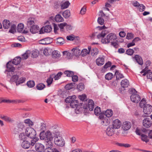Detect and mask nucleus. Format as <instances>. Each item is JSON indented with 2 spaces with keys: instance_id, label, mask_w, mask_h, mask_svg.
<instances>
[{
  "instance_id": "obj_1",
  "label": "nucleus",
  "mask_w": 152,
  "mask_h": 152,
  "mask_svg": "<svg viewBox=\"0 0 152 152\" xmlns=\"http://www.w3.org/2000/svg\"><path fill=\"white\" fill-rule=\"evenodd\" d=\"M107 31L106 30H103L101 33L99 34L97 36L98 39L102 37L101 42L103 44H107L113 41H114L117 38L116 35L114 33H110L107 35L106 38L104 37L107 34Z\"/></svg>"
},
{
  "instance_id": "obj_2",
  "label": "nucleus",
  "mask_w": 152,
  "mask_h": 152,
  "mask_svg": "<svg viewBox=\"0 0 152 152\" xmlns=\"http://www.w3.org/2000/svg\"><path fill=\"white\" fill-rule=\"evenodd\" d=\"M21 60V58L20 57H17L15 58L12 62L11 61L8 62L7 64V69L6 71L8 72L7 77L10 78L11 75L12 74L11 72H13L15 70V68L12 66V64L17 65L20 64Z\"/></svg>"
},
{
  "instance_id": "obj_3",
  "label": "nucleus",
  "mask_w": 152,
  "mask_h": 152,
  "mask_svg": "<svg viewBox=\"0 0 152 152\" xmlns=\"http://www.w3.org/2000/svg\"><path fill=\"white\" fill-rule=\"evenodd\" d=\"M58 132L55 131L51 132L49 130L47 131L46 132H41L39 134L40 139L42 140H53Z\"/></svg>"
},
{
  "instance_id": "obj_4",
  "label": "nucleus",
  "mask_w": 152,
  "mask_h": 152,
  "mask_svg": "<svg viewBox=\"0 0 152 152\" xmlns=\"http://www.w3.org/2000/svg\"><path fill=\"white\" fill-rule=\"evenodd\" d=\"M78 101L77 100H73L70 103V106L72 108H76L75 111L77 113H79L80 112H83V109H84V112H87L85 110H87V106H83L82 103L80 104L79 105Z\"/></svg>"
},
{
  "instance_id": "obj_5",
  "label": "nucleus",
  "mask_w": 152,
  "mask_h": 152,
  "mask_svg": "<svg viewBox=\"0 0 152 152\" xmlns=\"http://www.w3.org/2000/svg\"><path fill=\"white\" fill-rule=\"evenodd\" d=\"M54 137V142L55 145L60 147H62L64 145V141L61 136L60 132H57Z\"/></svg>"
},
{
  "instance_id": "obj_6",
  "label": "nucleus",
  "mask_w": 152,
  "mask_h": 152,
  "mask_svg": "<svg viewBox=\"0 0 152 152\" xmlns=\"http://www.w3.org/2000/svg\"><path fill=\"white\" fill-rule=\"evenodd\" d=\"M26 134L28 137L34 138L36 137V132L35 130L31 127H28L26 129L25 131Z\"/></svg>"
},
{
  "instance_id": "obj_7",
  "label": "nucleus",
  "mask_w": 152,
  "mask_h": 152,
  "mask_svg": "<svg viewBox=\"0 0 152 152\" xmlns=\"http://www.w3.org/2000/svg\"><path fill=\"white\" fill-rule=\"evenodd\" d=\"M25 129V127L23 124L20 123L18 124L17 126L14 129L15 134H17Z\"/></svg>"
},
{
  "instance_id": "obj_8",
  "label": "nucleus",
  "mask_w": 152,
  "mask_h": 152,
  "mask_svg": "<svg viewBox=\"0 0 152 152\" xmlns=\"http://www.w3.org/2000/svg\"><path fill=\"white\" fill-rule=\"evenodd\" d=\"M143 112L146 115H149L152 111V106L149 104H146L144 107Z\"/></svg>"
},
{
  "instance_id": "obj_9",
  "label": "nucleus",
  "mask_w": 152,
  "mask_h": 152,
  "mask_svg": "<svg viewBox=\"0 0 152 152\" xmlns=\"http://www.w3.org/2000/svg\"><path fill=\"white\" fill-rule=\"evenodd\" d=\"M14 71L11 72H12V74L11 75L10 78H8L7 77V79H10V80L9 81L10 83H12L13 82H15L16 84V82H18L19 77L18 75H13V72Z\"/></svg>"
},
{
  "instance_id": "obj_10",
  "label": "nucleus",
  "mask_w": 152,
  "mask_h": 152,
  "mask_svg": "<svg viewBox=\"0 0 152 152\" xmlns=\"http://www.w3.org/2000/svg\"><path fill=\"white\" fill-rule=\"evenodd\" d=\"M132 4L134 7L138 8L140 12L144 11L145 9V6L143 4H140L137 1L132 3Z\"/></svg>"
},
{
  "instance_id": "obj_11",
  "label": "nucleus",
  "mask_w": 152,
  "mask_h": 152,
  "mask_svg": "<svg viewBox=\"0 0 152 152\" xmlns=\"http://www.w3.org/2000/svg\"><path fill=\"white\" fill-rule=\"evenodd\" d=\"M35 148L36 151L38 152H42L44 151L45 146L41 143H36Z\"/></svg>"
},
{
  "instance_id": "obj_12",
  "label": "nucleus",
  "mask_w": 152,
  "mask_h": 152,
  "mask_svg": "<svg viewBox=\"0 0 152 152\" xmlns=\"http://www.w3.org/2000/svg\"><path fill=\"white\" fill-rule=\"evenodd\" d=\"M52 41V38L47 37L40 40L39 41V43L42 45H48L51 43Z\"/></svg>"
},
{
  "instance_id": "obj_13",
  "label": "nucleus",
  "mask_w": 152,
  "mask_h": 152,
  "mask_svg": "<svg viewBox=\"0 0 152 152\" xmlns=\"http://www.w3.org/2000/svg\"><path fill=\"white\" fill-rule=\"evenodd\" d=\"M131 100L136 103L138 102L140 100V96L137 94H132L130 96Z\"/></svg>"
},
{
  "instance_id": "obj_14",
  "label": "nucleus",
  "mask_w": 152,
  "mask_h": 152,
  "mask_svg": "<svg viewBox=\"0 0 152 152\" xmlns=\"http://www.w3.org/2000/svg\"><path fill=\"white\" fill-rule=\"evenodd\" d=\"M150 118H146L143 121V125L146 128H149L151 125L152 123Z\"/></svg>"
},
{
  "instance_id": "obj_15",
  "label": "nucleus",
  "mask_w": 152,
  "mask_h": 152,
  "mask_svg": "<svg viewBox=\"0 0 152 152\" xmlns=\"http://www.w3.org/2000/svg\"><path fill=\"white\" fill-rule=\"evenodd\" d=\"M121 125V123L120 121L118 119H115L113 122V126L114 129H118Z\"/></svg>"
},
{
  "instance_id": "obj_16",
  "label": "nucleus",
  "mask_w": 152,
  "mask_h": 152,
  "mask_svg": "<svg viewBox=\"0 0 152 152\" xmlns=\"http://www.w3.org/2000/svg\"><path fill=\"white\" fill-rule=\"evenodd\" d=\"M131 126V123L128 121H125L124 122L122 125V128L125 130H128L130 128Z\"/></svg>"
},
{
  "instance_id": "obj_17",
  "label": "nucleus",
  "mask_w": 152,
  "mask_h": 152,
  "mask_svg": "<svg viewBox=\"0 0 152 152\" xmlns=\"http://www.w3.org/2000/svg\"><path fill=\"white\" fill-rule=\"evenodd\" d=\"M70 4V3L68 1L63 2V1H61L60 6L61 10L67 8Z\"/></svg>"
},
{
  "instance_id": "obj_18",
  "label": "nucleus",
  "mask_w": 152,
  "mask_h": 152,
  "mask_svg": "<svg viewBox=\"0 0 152 152\" xmlns=\"http://www.w3.org/2000/svg\"><path fill=\"white\" fill-rule=\"evenodd\" d=\"M114 129L111 126H110L106 130V133L109 136H111L114 134Z\"/></svg>"
},
{
  "instance_id": "obj_19",
  "label": "nucleus",
  "mask_w": 152,
  "mask_h": 152,
  "mask_svg": "<svg viewBox=\"0 0 152 152\" xmlns=\"http://www.w3.org/2000/svg\"><path fill=\"white\" fill-rule=\"evenodd\" d=\"M39 29V28L38 26L33 25L30 28V31L33 34L37 33Z\"/></svg>"
},
{
  "instance_id": "obj_20",
  "label": "nucleus",
  "mask_w": 152,
  "mask_h": 152,
  "mask_svg": "<svg viewBox=\"0 0 152 152\" xmlns=\"http://www.w3.org/2000/svg\"><path fill=\"white\" fill-rule=\"evenodd\" d=\"M135 59L137 62L140 65H142L143 64V60L141 57L137 55H135Z\"/></svg>"
},
{
  "instance_id": "obj_21",
  "label": "nucleus",
  "mask_w": 152,
  "mask_h": 152,
  "mask_svg": "<svg viewBox=\"0 0 152 152\" xmlns=\"http://www.w3.org/2000/svg\"><path fill=\"white\" fill-rule=\"evenodd\" d=\"M0 118L1 119L4 120L7 122L12 123L14 122L13 119L7 116L1 115Z\"/></svg>"
},
{
  "instance_id": "obj_22",
  "label": "nucleus",
  "mask_w": 152,
  "mask_h": 152,
  "mask_svg": "<svg viewBox=\"0 0 152 152\" xmlns=\"http://www.w3.org/2000/svg\"><path fill=\"white\" fill-rule=\"evenodd\" d=\"M96 63L97 65L101 66L104 64V59L103 57L99 58L96 60Z\"/></svg>"
},
{
  "instance_id": "obj_23",
  "label": "nucleus",
  "mask_w": 152,
  "mask_h": 152,
  "mask_svg": "<svg viewBox=\"0 0 152 152\" xmlns=\"http://www.w3.org/2000/svg\"><path fill=\"white\" fill-rule=\"evenodd\" d=\"M21 145L22 147L25 149H28L31 146L30 142L26 140L22 142Z\"/></svg>"
},
{
  "instance_id": "obj_24",
  "label": "nucleus",
  "mask_w": 152,
  "mask_h": 152,
  "mask_svg": "<svg viewBox=\"0 0 152 152\" xmlns=\"http://www.w3.org/2000/svg\"><path fill=\"white\" fill-rule=\"evenodd\" d=\"M121 85L123 88L127 87L129 85V81L126 79H124L121 81Z\"/></svg>"
},
{
  "instance_id": "obj_25",
  "label": "nucleus",
  "mask_w": 152,
  "mask_h": 152,
  "mask_svg": "<svg viewBox=\"0 0 152 152\" xmlns=\"http://www.w3.org/2000/svg\"><path fill=\"white\" fill-rule=\"evenodd\" d=\"M110 121V119L108 118L105 117V118L102 120L101 124L104 126H107L108 125Z\"/></svg>"
},
{
  "instance_id": "obj_26",
  "label": "nucleus",
  "mask_w": 152,
  "mask_h": 152,
  "mask_svg": "<svg viewBox=\"0 0 152 152\" xmlns=\"http://www.w3.org/2000/svg\"><path fill=\"white\" fill-rule=\"evenodd\" d=\"M3 26L5 29H8L10 26V23L9 20H4L3 22Z\"/></svg>"
},
{
  "instance_id": "obj_27",
  "label": "nucleus",
  "mask_w": 152,
  "mask_h": 152,
  "mask_svg": "<svg viewBox=\"0 0 152 152\" xmlns=\"http://www.w3.org/2000/svg\"><path fill=\"white\" fill-rule=\"evenodd\" d=\"M60 56V53L57 50H54L52 53V56L53 58H58Z\"/></svg>"
},
{
  "instance_id": "obj_28",
  "label": "nucleus",
  "mask_w": 152,
  "mask_h": 152,
  "mask_svg": "<svg viewBox=\"0 0 152 152\" xmlns=\"http://www.w3.org/2000/svg\"><path fill=\"white\" fill-rule=\"evenodd\" d=\"M62 15L65 18H67L70 16V12L69 10H67L62 13Z\"/></svg>"
},
{
  "instance_id": "obj_29",
  "label": "nucleus",
  "mask_w": 152,
  "mask_h": 152,
  "mask_svg": "<svg viewBox=\"0 0 152 152\" xmlns=\"http://www.w3.org/2000/svg\"><path fill=\"white\" fill-rule=\"evenodd\" d=\"M52 53V50L49 48H47L45 49L43 51L44 54L46 56H48L50 55Z\"/></svg>"
},
{
  "instance_id": "obj_30",
  "label": "nucleus",
  "mask_w": 152,
  "mask_h": 152,
  "mask_svg": "<svg viewBox=\"0 0 152 152\" xmlns=\"http://www.w3.org/2000/svg\"><path fill=\"white\" fill-rule=\"evenodd\" d=\"M27 136L26 134V133L25 134L23 133H20L19 136V138L20 140L24 141L26 140L27 138Z\"/></svg>"
},
{
  "instance_id": "obj_31",
  "label": "nucleus",
  "mask_w": 152,
  "mask_h": 152,
  "mask_svg": "<svg viewBox=\"0 0 152 152\" xmlns=\"http://www.w3.org/2000/svg\"><path fill=\"white\" fill-rule=\"evenodd\" d=\"M113 114V112L112 110L110 109H107L105 112V115L107 117V118H109L111 117Z\"/></svg>"
},
{
  "instance_id": "obj_32",
  "label": "nucleus",
  "mask_w": 152,
  "mask_h": 152,
  "mask_svg": "<svg viewBox=\"0 0 152 152\" xmlns=\"http://www.w3.org/2000/svg\"><path fill=\"white\" fill-rule=\"evenodd\" d=\"M55 20L57 22H62L64 21L63 18L59 14H58L55 17Z\"/></svg>"
},
{
  "instance_id": "obj_33",
  "label": "nucleus",
  "mask_w": 152,
  "mask_h": 152,
  "mask_svg": "<svg viewBox=\"0 0 152 152\" xmlns=\"http://www.w3.org/2000/svg\"><path fill=\"white\" fill-rule=\"evenodd\" d=\"M87 105V110H85V111H86L87 112H84V109H83V111H84V113H88V109L89 110L91 111H92L94 108V104L93 105H90V104H89V105H87V104H86L85 105H83V106H86Z\"/></svg>"
},
{
  "instance_id": "obj_34",
  "label": "nucleus",
  "mask_w": 152,
  "mask_h": 152,
  "mask_svg": "<svg viewBox=\"0 0 152 152\" xmlns=\"http://www.w3.org/2000/svg\"><path fill=\"white\" fill-rule=\"evenodd\" d=\"M116 79L117 80H119L120 78H123L124 76L123 75L119 72L118 70H116L115 73Z\"/></svg>"
},
{
  "instance_id": "obj_35",
  "label": "nucleus",
  "mask_w": 152,
  "mask_h": 152,
  "mask_svg": "<svg viewBox=\"0 0 152 152\" xmlns=\"http://www.w3.org/2000/svg\"><path fill=\"white\" fill-rule=\"evenodd\" d=\"M32 139L30 140V145L33 146L39 140L38 138L37 137H35L34 138H31Z\"/></svg>"
},
{
  "instance_id": "obj_36",
  "label": "nucleus",
  "mask_w": 152,
  "mask_h": 152,
  "mask_svg": "<svg viewBox=\"0 0 152 152\" xmlns=\"http://www.w3.org/2000/svg\"><path fill=\"white\" fill-rule=\"evenodd\" d=\"M24 28V25L22 23H20L18 24L17 27V30L19 32H22L23 29Z\"/></svg>"
},
{
  "instance_id": "obj_37",
  "label": "nucleus",
  "mask_w": 152,
  "mask_h": 152,
  "mask_svg": "<svg viewBox=\"0 0 152 152\" xmlns=\"http://www.w3.org/2000/svg\"><path fill=\"white\" fill-rule=\"evenodd\" d=\"M53 75H50L49 77L47 79L46 81L47 86H49L52 83L53 80Z\"/></svg>"
},
{
  "instance_id": "obj_38",
  "label": "nucleus",
  "mask_w": 152,
  "mask_h": 152,
  "mask_svg": "<svg viewBox=\"0 0 152 152\" xmlns=\"http://www.w3.org/2000/svg\"><path fill=\"white\" fill-rule=\"evenodd\" d=\"M52 30L51 26L50 25H47L44 27V31L46 33H49Z\"/></svg>"
},
{
  "instance_id": "obj_39",
  "label": "nucleus",
  "mask_w": 152,
  "mask_h": 152,
  "mask_svg": "<svg viewBox=\"0 0 152 152\" xmlns=\"http://www.w3.org/2000/svg\"><path fill=\"white\" fill-rule=\"evenodd\" d=\"M85 88V86L83 83H79L77 86V88L78 90L80 91H82Z\"/></svg>"
},
{
  "instance_id": "obj_40",
  "label": "nucleus",
  "mask_w": 152,
  "mask_h": 152,
  "mask_svg": "<svg viewBox=\"0 0 152 152\" xmlns=\"http://www.w3.org/2000/svg\"><path fill=\"white\" fill-rule=\"evenodd\" d=\"M72 50H74L73 54L76 56H78L81 54L80 50L79 49H73Z\"/></svg>"
},
{
  "instance_id": "obj_41",
  "label": "nucleus",
  "mask_w": 152,
  "mask_h": 152,
  "mask_svg": "<svg viewBox=\"0 0 152 152\" xmlns=\"http://www.w3.org/2000/svg\"><path fill=\"white\" fill-rule=\"evenodd\" d=\"M26 84L28 87L33 88L35 86V82L33 80H29L27 82Z\"/></svg>"
},
{
  "instance_id": "obj_42",
  "label": "nucleus",
  "mask_w": 152,
  "mask_h": 152,
  "mask_svg": "<svg viewBox=\"0 0 152 152\" xmlns=\"http://www.w3.org/2000/svg\"><path fill=\"white\" fill-rule=\"evenodd\" d=\"M45 85L43 83H39L37 84L36 88L38 90H42L45 87Z\"/></svg>"
},
{
  "instance_id": "obj_43",
  "label": "nucleus",
  "mask_w": 152,
  "mask_h": 152,
  "mask_svg": "<svg viewBox=\"0 0 152 152\" xmlns=\"http://www.w3.org/2000/svg\"><path fill=\"white\" fill-rule=\"evenodd\" d=\"M56 43L58 44L62 45L65 42L64 39L62 37H59L57 39Z\"/></svg>"
},
{
  "instance_id": "obj_44",
  "label": "nucleus",
  "mask_w": 152,
  "mask_h": 152,
  "mask_svg": "<svg viewBox=\"0 0 152 152\" xmlns=\"http://www.w3.org/2000/svg\"><path fill=\"white\" fill-rule=\"evenodd\" d=\"M141 137V139L142 141H145L146 142H149V140L148 139V137L146 135L144 134H142Z\"/></svg>"
},
{
  "instance_id": "obj_45",
  "label": "nucleus",
  "mask_w": 152,
  "mask_h": 152,
  "mask_svg": "<svg viewBox=\"0 0 152 152\" xmlns=\"http://www.w3.org/2000/svg\"><path fill=\"white\" fill-rule=\"evenodd\" d=\"M98 52V49L95 48L91 50V53L92 56H95L97 55Z\"/></svg>"
},
{
  "instance_id": "obj_46",
  "label": "nucleus",
  "mask_w": 152,
  "mask_h": 152,
  "mask_svg": "<svg viewBox=\"0 0 152 152\" xmlns=\"http://www.w3.org/2000/svg\"><path fill=\"white\" fill-rule=\"evenodd\" d=\"M94 112L95 115H98L100 114L101 112V109L99 107H97L94 110Z\"/></svg>"
},
{
  "instance_id": "obj_47",
  "label": "nucleus",
  "mask_w": 152,
  "mask_h": 152,
  "mask_svg": "<svg viewBox=\"0 0 152 152\" xmlns=\"http://www.w3.org/2000/svg\"><path fill=\"white\" fill-rule=\"evenodd\" d=\"M34 20L32 19H28L27 21V25L28 27V28H29L30 26H31V25H34Z\"/></svg>"
},
{
  "instance_id": "obj_48",
  "label": "nucleus",
  "mask_w": 152,
  "mask_h": 152,
  "mask_svg": "<svg viewBox=\"0 0 152 152\" xmlns=\"http://www.w3.org/2000/svg\"><path fill=\"white\" fill-rule=\"evenodd\" d=\"M63 74V73L61 72H59L56 75L55 74L52 75H53V78H54L55 80H58L60 78L61 76Z\"/></svg>"
},
{
  "instance_id": "obj_49",
  "label": "nucleus",
  "mask_w": 152,
  "mask_h": 152,
  "mask_svg": "<svg viewBox=\"0 0 152 152\" xmlns=\"http://www.w3.org/2000/svg\"><path fill=\"white\" fill-rule=\"evenodd\" d=\"M89 53V51H88V50L86 49H84L82 50L81 54L82 56L83 57Z\"/></svg>"
},
{
  "instance_id": "obj_50",
  "label": "nucleus",
  "mask_w": 152,
  "mask_h": 152,
  "mask_svg": "<svg viewBox=\"0 0 152 152\" xmlns=\"http://www.w3.org/2000/svg\"><path fill=\"white\" fill-rule=\"evenodd\" d=\"M64 74L66 75L69 77H72V76L74 75L73 72L70 71H65Z\"/></svg>"
},
{
  "instance_id": "obj_51",
  "label": "nucleus",
  "mask_w": 152,
  "mask_h": 152,
  "mask_svg": "<svg viewBox=\"0 0 152 152\" xmlns=\"http://www.w3.org/2000/svg\"><path fill=\"white\" fill-rule=\"evenodd\" d=\"M24 122L25 124H28L29 126H33L34 124L29 119L25 120Z\"/></svg>"
},
{
  "instance_id": "obj_52",
  "label": "nucleus",
  "mask_w": 152,
  "mask_h": 152,
  "mask_svg": "<svg viewBox=\"0 0 152 152\" xmlns=\"http://www.w3.org/2000/svg\"><path fill=\"white\" fill-rule=\"evenodd\" d=\"M113 75L111 73H109L106 74L105 75V78L106 79L109 80L112 79Z\"/></svg>"
},
{
  "instance_id": "obj_53",
  "label": "nucleus",
  "mask_w": 152,
  "mask_h": 152,
  "mask_svg": "<svg viewBox=\"0 0 152 152\" xmlns=\"http://www.w3.org/2000/svg\"><path fill=\"white\" fill-rule=\"evenodd\" d=\"M26 80V78L25 77H20L19 79V80L18 82H16V86H18L21 83H24Z\"/></svg>"
},
{
  "instance_id": "obj_54",
  "label": "nucleus",
  "mask_w": 152,
  "mask_h": 152,
  "mask_svg": "<svg viewBox=\"0 0 152 152\" xmlns=\"http://www.w3.org/2000/svg\"><path fill=\"white\" fill-rule=\"evenodd\" d=\"M16 26L15 24H13L11 26V28L9 31V32L12 33H14L15 31Z\"/></svg>"
},
{
  "instance_id": "obj_55",
  "label": "nucleus",
  "mask_w": 152,
  "mask_h": 152,
  "mask_svg": "<svg viewBox=\"0 0 152 152\" xmlns=\"http://www.w3.org/2000/svg\"><path fill=\"white\" fill-rule=\"evenodd\" d=\"M146 104L145 100L144 98H143L140 103V106L141 108H142L144 107Z\"/></svg>"
},
{
  "instance_id": "obj_56",
  "label": "nucleus",
  "mask_w": 152,
  "mask_h": 152,
  "mask_svg": "<svg viewBox=\"0 0 152 152\" xmlns=\"http://www.w3.org/2000/svg\"><path fill=\"white\" fill-rule=\"evenodd\" d=\"M134 50L131 49H129L126 51V53L129 55L131 56L134 53Z\"/></svg>"
},
{
  "instance_id": "obj_57",
  "label": "nucleus",
  "mask_w": 152,
  "mask_h": 152,
  "mask_svg": "<svg viewBox=\"0 0 152 152\" xmlns=\"http://www.w3.org/2000/svg\"><path fill=\"white\" fill-rule=\"evenodd\" d=\"M63 55H66V58L67 59H69L71 56V54L69 52H67V51H64L63 52Z\"/></svg>"
},
{
  "instance_id": "obj_58",
  "label": "nucleus",
  "mask_w": 152,
  "mask_h": 152,
  "mask_svg": "<svg viewBox=\"0 0 152 152\" xmlns=\"http://www.w3.org/2000/svg\"><path fill=\"white\" fill-rule=\"evenodd\" d=\"M97 22L101 25H103L104 23V19L101 17H99L98 18Z\"/></svg>"
},
{
  "instance_id": "obj_59",
  "label": "nucleus",
  "mask_w": 152,
  "mask_h": 152,
  "mask_svg": "<svg viewBox=\"0 0 152 152\" xmlns=\"http://www.w3.org/2000/svg\"><path fill=\"white\" fill-rule=\"evenodd\" d=\"M134 37V34L132 33H128L127 34L126 37V39H130Z\"/></svg>"
},
{
  "instance_id": "obj_60",
  "label": "nucleus",
  "mask_w": 152,
  "mask_h": 152,
  "mask_svg": "<svg viewBox=\"0 0 152 152\" xmlns=\"http://www.w3.org/2000/svg\"><path fill=\"white\" fill-rule=\"evenodd\" d=\"M118 145L121 147H124L125 148H129L131 146V145L129 144H123L118 143Z\"/></svg>"
},
{
  "instance_id": "obj_61",
  "label": "nucleus",
  "mask_w": 152,
  "mask_h": 152,
  "mask_svg": "<svg viewBox=\"0 0 152 152\" xmlns=\"http://www.w3.org/2000/svg\"><path fill=\"white\" fill-rule=\"evenodd\" d=\"M45 141L46 143V145L48 146L49 148V146H51L53 145V143L52 142V141L53 140H45Z\"/></svg>"
},
{
  "instance_id": "obj_62",
  "label": "nucleus",
  "mask_w": 152,
  "mask_h": 152,
  "mask_svg": "<svg viewBox=\"0 0 152 152\" xmlns=\"http://www.w3.org/2000/svg\"><path fill=\"white\" fill-rule=\"evenodd\" d=\"M66 25V23H61L59 25V27L60 29V30L61 31H64L63 29L64 28H65V26Z\"/></svg>"
},
{
  "instance_id": "obj_63",
  "label": "nucleus",
  "mask_w": 152,
  "mask_h": 152,
  "mask_svg": "<svg viewBox=\"0 0 152 152\" xmlns=\"http://www.w3.org/2000/svg\"><path fill=\"white\" fill-rule=\"evenodd\" d=\"M78 98L81 100L83 101L86 99L87 96L85 94H83L79 96Z\"/></svg>"
},
{
  "instance_id": "obj_64",
  "label": "nucleus",
  "mask_w": 152,
  "mask_h": 152,
  "mask_svg": "<svg viewBox=\"0 0 152 152\" xmlns=\"http://www.w3.org/2000/svg\"><path fill=\"white\" fill-rule=\"evenodd\" d=\"M86 10V7H85L84 6L81 8L80 11V14L82 15H84L85 13Z\"/></svg>"
}]
</instances>
